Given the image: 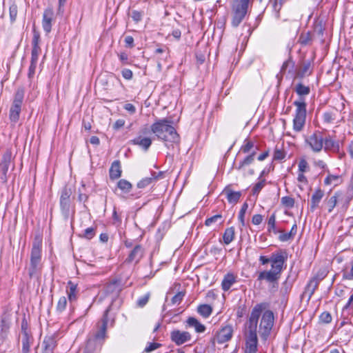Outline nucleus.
Instances as JSON below:
<instances>
[{
    "label": "nucleus",
    "instance_id": "1",
    "mask_svg": "<svg viewBox=\"0 0 353 353\" xmlns=\"http://www.w3.org/2000/svg\"><path fill=\"white\" fill-rule=\"evenodd\" d=\"M294 90L299 96V99L293 102L296 109L292 121V128L294 131L299 132L303 130L305 125L307 103L304 97L310 94V88L302 83H299L296 84Z\"/></svg>",
    "mask_w": 353,
    "mask_h": 353
},
{
    "label": "nucleus",
    "instance_id": "2",
    "mask_svg": "<svg viewBox=\"0 0 353 353\" xmlns=\"http://www.w3.org/2000/svg\"><path fill=\"white\" fill-rule=\"evenodd\" d=\"M287 253L285 251L274 253L270 258H268L265 256H261L259 257V261L261 264L265 265L271 262V270L260 272L258 280H266L271 283L277 281L280 277L283 264L287 260Z\"/></svg>",
    "mask_w": 353,
    "mask_h": 353
},
{
    "label": "nucleus",
    "instance_id": "3",
    "mask_svg": "<svg viewBox=\"0 0 353 353\" xmlns=\"http://www.w3.org/2000/svg\"><path fill=\"white\" fill-rule=\"evenodd\" d=\"M171 123L167 119H158L152 124L151 131L167 144L171 143L178 146L180 142V137Z\"/></svg>",
    "mask_w": 353,
    "mask_h": 353
},
{
    "label": "nucleus",
    "instance_id": "4",
    "mask_svg": "<svg viewBox=\"0 0 353 353\" xmlns=\"http://www.w3.org/2000/svg\"><path fill=\"white\" fill-rule=\"evenodd\" d=\"M259 306L251 312L248 321L245 326V353H256L257 351V319L260 313Z\"/></svg>",
    "mask_w": 353,
    "mask_h": 353
},
{
    "label": "nucleus",
    "instance_id": "5",
    "mask_svg": "<svg viewBox=\"0 0 353 353\" xmlns=\"http://www.w3.org/2000/svg\"><path fill=\"white\" fill-rule=\"evenodd\" d=\"M259 306L260 313L257 319V323L260 319L259 333L263 340H267L272 330L274 323V313L267 309V305L264 303L256 304L252 310V312Z\"/></svg>",
    "mask_w": 353,
    "mask_h": 353
},
{
    "label": "nucleus",
    "instance_id": "6",
    "mask_svg": "<svg viewBox=\"0 0 353 353\" xmlns=\"http://www.w3.org/2000/svg\"><path fill=\"white\" fill-rule=\"evenodd\" d=\"M250 0H232L231 3V25L237 28L248 13Z\"/></svg>",
    "mask_w": 353,
    "mask_h": 353
},
{
    "label": "nucleus",
    "instance_id": "7",
    "mask_svg": "<svg viewBox=\"0 0 353 353\" xmlns=\"http://www.w3.org/2000/svg\"><path fill=\"white\" fill-rule=\"evenodd\" d=\"M24 94L25 90L23 88H19L14 93V99L9 110V119L13 126L19 120Z\"/></svg>",
    "mask_w": 353,
    "mask_h": 353
},
{
    "label": "nucleus",
    "instance_id": "8",
    "mask_svg": "<svg viewBox=\"0 0 353 353\" xmlns=\"http://www.w3.org/2000/svg\"><path fill=\"white\" fill-rule=\"evenodd\" d=\"M41 259V241L36 240L32 245L30 254V265L28 268L30 277L34 276L40 269Z\"/></svg>",
    "mask_w": 353,
    "mask_h": 353
},
{
    "label": "nucleus",
    "instance_id": "9",
    "mask_svg": "<svg viewBox=\"0 0 353 353\" xmlns=\"http://www.w3.org/2000/svg\"><path fill=\"white\" fill-rule=\"evenodd\" d=\"M324 30L325 28L321 22L314 23L313 32L311 31L301 32L299 37L298 42L303 46H310L312 45L314 34L322 38Z\"/></svg>",
    "mask_w": 353,
    "mask_h": 353
},
{
    "label": "nucleus",
    "instance_id": "10",
    "mask_svg": "<svg viewBox=\"0 0 353 353\" xmlns=\"http://www.w3.org/2000/svg\"><path fill=\"white\" fill-rule=\"evenodd\" d=\"M233 332L232 325H224L216 332L211 339V343L214 345L216 342L219 344L228 342L232 339Z\"/></svg>",
    "mask_w": 353,
    "mask_h": 353
},
{
    "label": "nucleus",
    "instance_id": "11",
    "mask_svg": "<svg viewBox=\"0 0 353 353\" xmlns=\"http://www.w3.org/2000/svg\"><path fill=\"white\" fill-rule=\"evenodd\" d=\"M40 34L34 28L33 29V37L32 41V48L31 51V60L30 63L37 64L39 55L41 52L39 46Z\"/></svg>",
    "mask_w": 353,
    "mask_h": 353
},
{
    "label": "nucleus",
    "instance_id": "12",
    "mask_svg": "<svg viewBox=\"0 0 353 353\" xmlns=\"http://www.w3.org/2000/svg\"><path fill=\"white\" fill-rule=\"evenodd\" d=\"M170 339L177 345H181L189 342L192 339V335L187 331L174 330L170 332Z\"/></svg>",
    "mask_w": 353,
    "mask_h": 353
},
{
    "label": "nucleus",
    "instance_id": "13",
    "mask_svg": "<svg viewBox=\"0 0 353 353\" xmlns=\"http://www.w3.org/2000/svg\"><path fill=\"white\" fill-rule=\"evenodd\" d=\"M54 19V13L53 8L51 7L46 8L43 11L42 19V27L46 34L51 32Z\"/></svg>",
    "mask_w": 353,
    "mask_h": 353
},
{
    "label": "nucleus",
    "instance_id": "14",
    "mask_svg": "<svg viewBox=\"0 0 353 353\" xmlns=\"http://www.w3.org/2000/svg\"><path fill=\"white\" fill-rule=\"evenodd\" d=\"M109 311L110 307L105 310L103 318L98 323V330L94 335L95 339L97 340H104L106 338V330L108 321V314Z\"/></svg>",
    "mask_w": 353,
    "mask_h": 353
},
{
    "label": "nucleus",
    "instance_id": "15",
    "mask_svg": "<svg viewBox=\"0 0 353 353\" xmlns=\"http://www.w3.org/2000/svg\"><path fill=\"white\" fill-rule=\"evenodd\" d=\"M323 122L325 125L339 124L342 119L339 118V112L337 110H331L325 111L322 114Z\"/></svg>",
    "mask_w": 353,
    "mask_h": 353
},
{
    "label": "nucleus",
    "instance_id": "16",
    "mask_svg": "<svg viewBox=\"0 0 353 353\" xmlns=\"http://www.w3.org/2000/svg\"><path fill=\"white\" fill-rule=\"evenodd\" d=\"M306 143L314 152H320L323 147V139L316 133H314L306 139Z\"/></svg>",
    "mask_w": 353,
    "mask_h": 353
},
{
    "label": "nucleus",
    "instance_id": "17",
    "mask_svg": "<svg viewBox=\"0 0 353 353\" xmlns=\"http://www.w3.org/2000/svg\"><path fill=\"white\" fill-rule=\"evenodd\" d=\"M323 147L326 152H340L339 141L333 139L331 136H327L323 139Z\"/></svg>",
    "mask_w": 353,
    "mask_h": 353
},
{
    "label": "nucleus",
    "instance_id": "18",
    "mask_svg": "<svg viewBox=\"0 0 353 353\" xmlns=\"http://www.w3.org/2000/svg\"><path fill=\"white\" fill-rule=\"evenodd\" d=\"M144 254V249L140 245H137L130 252L128 258L125 259V263H138L141 259Z\"/></svg>",
    "mask_w": 353,
    "mask_h": 353
},
{
    "label": "nucleus",
    "instance_id": "19",
    "mask_svg": "<svg viewBox=\"0 0 353 353\" xmlns=\"http://www.w3.org/2000/svg\"><path fill=\"white\" fill-rule=\"evenodd\" d=\"M258 150L257 144L251 139H246L241 145L239 152L246 154H256Z\"/></svg>",
    "mask_w": 353,
    "mask_h": 353
},
{
    "label": "nucleus",
    "instance_id": "20",
    "mask_svg": "<svg viewBox=\"0 0 353 353\" xmlns=\"http://www.w3.org/2000/svg\"><path fill=\"white\" fill-rule=\"evenodd\" d=\"M222 194L225 195L230 203H236L239 201L241 192L239 191L232 190L230 186H227L223 190Z\"/></svg>",
    "mask_w": 353,
    "mask_h": 353
},
{
    "label": "nucleus",
    "instance_id": "21",
    "mask_svg": "<svg viewBox=\"0 0 353 353\" xmlns=\"http://www.w3.org/2000/svg\"><path fill=\"white\" fill-rule=\"evenodd\" d=\"M236 282V276L232 273H228L223 277L221 282V287L223 290L228 291L231 286Z\"/></svg>",
    "mask_w": 353,
    "mask_h": 353
},
{
    "label": "nucleus",
    "instance_id": "22",
    "mask_svg": "<svg viewBox=\"0 0 353 353\" xmlns=\"http://www.w3.org/2000/svg\"><path fill=\"white\" fill-rule=\"evenodd\" d=\"M132 141L134 145H137L145 150L152 144V140L150 137H144L141 135L137 136Z\"/></svg>",
    "mask_w": 353,
    "mask_h": 353
},
{
    "label": "nucleus",
    "instance_id": "23",
    "mask_svg": "<svg viewBox=\"0 0 353 353\" xmlns=\"http://www.w3.org/2000/svg\"><path fill=\"white\" fill-rule=\"evenodd\" d=\"M186 323L189 327H194L197 333H203L205 331V326L194 317H189Z\"/></svg>",
    "mask_w": 353,
    "mask_h": 353
},
{
    "label": "nucleus",
    "instance_id": "24",
    "mask_svg": "<svg viewBox=\"0 0 353 353\" xmlns=\"http://www.w3.org/2000/svg\"><path fill=\"white\" fill-rule=\"evenodd\" d=\"M12 161L13 159L12 156H3L0 159V172H1L4 177L6 176V174L12 163Z\"/></svg>",
    "mask_w": 353,
    "mask_h": 353
},
{
    "label": "nucleus",
    "instance_id": "25",
    "mask_svg": "<svg viewBox=\"0 0 353 353\" xmlns=\"http://www.w3.org/2000/svg\"><path fill=\"white\" fill-rule=\"evenodd\" d=\"M43 353H53V350L57 345L56 341L52 336H46L43 341Z\"/></svg>",
    "mask_w": 353,
    "mask_h": 353
},
{
    "label": "nucleus",
    "instance_id": "26",
    "mask_svg": "<svg viewBox=\"0 0 353 353\" xmlns=\"http://www.w3.org/2000/svg\"><path fill=\"white\" fill-rule=\"evenodd\" d=\"M313 71V64L312 61H307L303 63L301 68L298 72V77L300 78H303L304 77L309 76L312 73Z\"/></svg>",
    "mask_w": 353,
    "mask_h": 353
},
{
    "label": "nucleus",
    "instance_id": "27",
    "mask_svg": "<svg viewBox=\"0 0 353 353\" xmlns=\"http://www.w3.org/2000/svg\"><path fill=\"white\" fill-rule=\"evenodd\" d=\"M77 285L74 283L72 281H69L68 282L67 294L70 302L77 299Z\"/></svg>",
    "mask_w": 353,
    "mask_h": 353
},
{
    "label": "nucleus",
    "instance_id": "28",
    "mask_svg": "<svg viewBox=\"0 0 353 353\" xmlns=\"http://www.w3.org/2000/svg\"><path fill=\"white\" fill-rule=\"evenodd\" d=\"M324 195V192L321 189L316 190L311 198V209L314 210L318 206Z\"/></svg>",
    "mask_w": 353,
    "mask_h": 353
},
{
    "label": "nucleus",
    "instance_id": "29",
    "mask_svg": "<svg viewBox=\"0 0 353 353\" xmlns=\"http://www.w3.org/2000/svg\"><path fill=\"white\" fill-rule=\"evenodd\" d=\"M121 170L120 162L115 161L112 163L110 169V177L111 179H116L121 176Z\"/></svg>",
    "mask_w": 353,
    "mask_h": 353
},
{
    "label": "nucleus",
    "instance_id": "30",
    "mask_svg": "<svg viewBox=\"0 0 353 353\" xmlns=\"http://www.w3.org/2000/svg\"><path fill=\"white\" fill-rule=\"evenodd\" d=\"M161 175V173L159 172L158 174L156 173L151 174V176L150 177H145L143 179H141L138 183L137 187L139 188H144L153 183L155 180H157L159 176Z\"/></svg>",
    "mask_w": 353,
    "mask_h": 353
},
{
    "label": "nucleus",
    "instance_id": "31",
    "mask_svg": "<svg viewBox=\"0 0 353 353\" xmlns=\"http://www.w3.org/2000/svg\"><path fill=\"white\" fill-rule=\"evenodd\" d=\"M197 312L204 318L209 317L212 312V307L208 304H202L198 306Z\"/></svg>",
    "mask_w": 353,
    "mask_h": 353
},
{
    "label": "nucleus",
    "instance_id": "32",
    "mask_svg": "<svg viewBox=\"0 0 353 353\" xmlns=\"http://www.w3.org/2000/svg\"><path fill=\"white\" fill-rule=\"evenodd\" d=\"M18 14V6L14 1H12L9 6V17L10 21L12 23H14L17 20Z\"/></svg>",
    "mask_w": 353,
    "mask_h": 353
},
{
    "label": "nucleus",
    "instance_id": "33",
    "mask_svg": "<svg viewBox=\"0 0 353 353\" xmlns=\"http://www.w3.org/2000/svg\"><path fill=\"white\" fill-rule=\"evenodd\" d=\"M22 331H23V337H22V350H29L30 345L31 337L28 333L27 330L24 328V325L22 324Z\"/></svg>",
    "mask_w": 353,
    "mask_h": 353
},
{
    "label": "nucleus",
    "instance_id": "34",
    "mask_svg": "<svg viewBox=\"0 0 353 353\" xmlns=\"http://www.w3.org/2000/svg\"><path fill=\"white\" fill-rule=\"evenodd\" d=\"M60 204L63 210H68L70 205V194L67 190L63 191L60 198Z\"/></svg>",
    "mask_w": 353,
    "mask_h": 353
},
{
    "label": "nucleus",
    "instance_id": "35",
    "mask_svg": "<svg viewBox=\"0 0 353 353\" xmlns=\"http://www.w3.org/2000/svg\"><path fill=\"white\" fill-rule=\"evenodd\" d=\"M234 237V228L233 227L227 228L223 234V241L225 244L230 243Z\"/></svg>",
    "mask_w": 353,
    "mask_h": 353
},
{
    "label": "nucleus",
    "instance_id": "36",
    "mask_svg": "<svg viewBox=\"0 0 353 353\" xmlns=\"http://www.w3.org/2000/svg\"><path fill=\"white\" fill-rule=\"evenodd\" d=\"M117 186L119 189H121L124 192H129L132 189V184L125 179H121L117 183Z\"/></svg>",
    "mask_w": 353,
    "mask_h": 353
},
{
    "label": "nucleus",
    "instance_id": "37",
    "mask_svg": "<svg viewBox=\"0 0 353 353\" xmlns=\"http://www.w3.org/2000/svg\"><path fill=\"white\" fill-rule=\"evenodd\" d=\"M248 204L247 203H244L242 206H241V208L239 211V220L242 226H245V213L248 210Z\"/></svg>",
    "mask_w": 353,
    "mask_h": 353
},
{
    "label": "nucleus",
    "instance_id": "38",
    "mask_svg": "<svg viewBox=\"0 0 353 353\" xmlns=\"http://www.w3.org/2000/svg\"><path fill=\"white\" fill-rule=\"evenodd\" d=\"M317 286H318V281L316 279H312L309 281V283L307 285V288H306V290L309 293L310 297H311L312 295L314 294Z\"/></svg>",
    "mask_w": 353,
    "mask_h": 353
},
{
    "label": "nucleus",
    "instance_id": "39",
    "mask_svg": "<svg viewBox=\"0 0 353 353\" xmlns=\"http://www.w3.org/2000/svg\"><path fill=\"white\" fill-rule=\"evenodd\" d=\"M67 305V299L66 297L63 296L60 297V299L58 301L56 310L58 312L61 313L66 307Z\"/></svg>",
    "mask_w": 353,
    "mask_h": 353
},
{
    "label": "nucleus",
    "instance_id": "40",
    "mask_svg": "<svg viewBox=\"0 0 353 353\" xmlns=\"http://www.w3.org/2000/svg\"><path fill=\"white\" fill-rule=\"evenodd\" d=\"M119 291V286L117 282H112L109 283L106 287L107 293H113L115 292L116 294H118Z\"/></svg>",
    "mask_w": 353,
    "mask_h": 353
},
{
    "label": "nucleus",
    "instance_id": "41",
    "mask_svg": "<svg viewBox=\"0 0 353 353\" xmlns=\"http://www.w3.org/2000/svg\"><path fill=\"white\" fill-rule=\"evenodd\" d=\"M337 203V193L331 196L327 201L328 212H331Z\"/></svg>",
    "mask_w": 353,
    "mask_h": 353
},
{
    "label": "nucleus",
    "instance_id": "42",
    "mask_svg": "<svg viewBox=\"0 0 353 353\" xmlns=\"http://www.w3.org/2000/svg\"><path fill=\"white\" fill-rule=\"evenodd\" d=\"M185 296V293L183 292H178L176 294H175L171 301L172 303V304H174V305H179L181 303V302L182 301L183 297Z\"/></svg>",
    "mask_w": 353,
    "mask_h": 353
},
{
    "label": "nucleus",
    "instance_id": "43",
    "mask_svg": "<svg viewBox=\"0 0 353 353\" xmlns=\"http://www.w3.org/2000/svg\"><path fill=\"white\" fill-rule=\"evenodd\" d=\"M95 235V230L94 228L90 227L86 228L84 232L83 236L88 239H91Z\"/></svg>",
    "mask_w": 353,
    "mask_h": 353
},
{
    "label": "nucleus",
    "instance_id": "44",
    "mask_svg": "<svg viewBox=\"0 0 353 353\" xmlns=\"http://www.w3.org/2000/svg\"><path fill=\"white\" fill-rule=\"evenodd\" d=\"M309 170L308 163L305 159H301L299 163V172L304 173Z\"/></svg>",
    "mask_w": 353,
    "mask_h": 353
},
{
    "label": "nucleus",
    "instance_id": "45",
    "mask_svg": "<svg viewBox=\"0 0 353 353\" xmlns=\"http://www.w3.org/2000/svg\"><path fill=\"white\" fill-rule=\"evenodd\" d=\"M122 77L128 81L132 80L133 78V72L130 69L123 68L121 70Z\"/></svg>",
    "mask_w": 353,
    "mask_h": 353
},
{
    "label": "nucleus",
    "instance_id": "46",
    "mask_svg": "<svg viewBox=\"0 0 353 353\" xmlns=\"http://www.w3.org/2000/svg\"><path fill=\"white\" fill-rule=\"evenodd\" d=\"M332 316L330 312H324L320 315V320L324 323H329L332 321Z\"/></svg>",
    "mask_w": 353,
    "mask_h": 353
},
{
    "label": "nucleus",
    "instance_id": "47",
    "mask_svg": "<svg viewBox=\"0 0 353 353\" xmlns=\"http://www.w3.org/2000/svg\"><path fill=\"white\" fill-rule=\"evenodd\" d=\"M222 218V216L221 214H216L214 216H212L208 219H207L205 221V225L206 226L211 225L213 223L216 222L219 220H221Z\"/></svg>",
    "mask_w": 353,
    "mask_h": 353
},
{
    "label": "nucleus",
    "instance_id": "48",
    "mask_svg": "<svg viewBox=\"0 0 353 353\" xmlns=\"http://www.w3.org/2000/svg\"><path fill=\"white\" fill-rule=\"evenodd\" d=\"M131 17L134 21L138 23L142 20L143 12L138 10H133L132 12Z\"/></svg>",
    "mask_w": 353,
    "mask_h": 353
},
{
    "label": "nucleus",
    "instance_id": "49",
    "mask_svg": "<svg viewBox=\"0 0 353 353\" xmlns=\"http://www.w3.org/2000/svg\"><path fill=\"white\" fill-rule=\"evenodd\" d=\"M275 223H276V216L274 214H272L268 221V230L269 231L274 230L275 229Z\"/></svg>",
    "mask_w": 353,
    "mask_h": 353
},
{
    "label": "nucleus",
    "instance_id": "50",
    "mask_svg": "<svg viewBox=\"0 0 353 353\" xmlns=\"http://www.w3.org/2000/svg\"><path fill=\"white\" fill-rule=\"evenodd\" d=\"M125 124V121L124 119H117L114 124L112 125V129L115 131H117L124 127Z\"/></svg>",
    "mask_w": 353,
    "mask_h": 353
},
{
    "label": "nucleus",
    "instance_id": "51",
    "mask_svg": "<svg viewBox=\"0 0 353 353\" xmlns=\"http://www.w3.org/2000/svg\"><path fill=\"white\" fill-rule=\"evenodd\" d=\"M161 346L160 343H150L148 345L145 347L144 352L147 353H150L157 348H159Z\"/></svg>",
    "mask_w": 353,
    "mask_h": 353
},
{
    "label": "nucleus",
    "instance_id": "52",
    "mask_svg": "<svg viewBox=\"0 0 353 353\" xmlns=\"http://www.w3.org/2000/svg\"><path fill=\"white\" fill-rule=\"evenodd\" d=\"M253 156H247L244 159L239 162V168H243L244 166H246L248 165H250L253 161Z\"/></svg>",
    "mask_w": 353,
    "mask_h": 353
},
{
    "label": "nucleus",
    "instance_id": "53",
    "mask_svg": "<svg viewBox=\"0 0 353 353\" xmlns=\"http://www.w3.org/2000/svg\"><path fill=\"white\" fill-rule=\"evenodd\" d=\"M339 179V176L337 175L328 174V176L325 179V185H330L334 181H338Z\"/></svg>",
    "mask_w": 353,
    "mask_h": 353
},
{
    "label": "nucleus",
    "instance_id": "54",
    "mask_svg": "<svg viewBox=\"0 0 353 353\" xmlns=\"http://www.w3.org/2000/svg\"><path fill=\"white\" fill-rule=\"evenodd\" d=\"M125 46L128 48L134 47V38L132 36H126L124 39Z\"/></svg>",
    "mask_w": 353,
    "mask_h": 353
},
{
    "label": "nucleus",
    "instance_id": "55",
    "mask_svg": "<svg viewBox=\"0 0 353 353\" xmlns=\"http://www.w3.org/2000/svg\"><path fill=\"white\" fill-rule=\"evenodd\" d=\"M149 296L150 295L148 294L139 298L137 301V305L139 307H143L144 305H145L148 302Z\"/></svg>",
    "mask_w": 353,
    "mask_h": 353
},
{
    "label": "nucleus",
    "instance_id": "56",
    "mask_svg": "<svg viewBox=\"0 0 353 353\" xmlns=\"http://www.w3.org/2000/svg\"><path fill=\"white\" fill-rule=\"evenodd\" d=\"M282 203L287 207H292L294 204V199L289 196H284L282 198Z\"/></svg>",
    "mask_w": 353,
    "mask_h": 353
},
{
    "label": "nucleus",
    "instance_id": "57",
    "mask_svg": "<svg viewBox=\"0 0 353 353\" xmlns=\"http://www.w3.org/2000/svg\"><path fill=\"white\" fill-rule=\"evenodd\" d=\"M123 108L131 114H134L137 110L136 107L133 104L130 103H125L123 105Z\"/></svg>",
    "mask_w": 353,
    "mask_h": 353
},
{
    "label": "nucleus",
    "instance_id": "58",
    "mask_svg": "<svg viewBox=\"0 0 353 353\" xmlns=\"http://www.w3.org/2000/svg\"><path fill=\"white\" fill-rule=\"evenodd\" d=\"M37 65V64H36V63H30V65L29 69H28V76L30 79H31L34 77V75L35 74Z\"/></svg>",
    "mask_w": 353,
    "mask_h": 353
},
{
    "label": "nucleus",
    "instance_id": "59",
    "mask_svg": "<svg viewBox=\"0 0 353 353\" xmlns=\"http://www.w3.org/2000/svg\"><path fill=\"white\" fill-rule=\"evenodd\" d=\"M263 216L261 214H255L252 216V222L254 225H259L263 221Z\"/></svg>",
    "mask_w": 353,
    "mask_h": 353
},
{
    "label": "nucleus",
    "instance_id": "60",
    "mask_svg": "<svg viewBox=\"0 0 353 353\" xmlns=\"http://www.w3.org/2000/svg\"><path fill=\"white\" fill-rule=\"evenodd\" d=\"M264 181H260L259 183H257L254 187L253 188V193L254 194H258L261 190L263 188V187L264 186Z\"/></svg>",
    "mask_w": 353,
    "mask_h": 353
},
{
    "label": "nucleus",
    "instance_id": "61",
    "mask_svg": "<svg viewBox=\"0 0 353 353\" xmlns=\"http://www.w3.org/2000/svg\"><path fill=\"white\" fill-rule=\"evenodd\" d=\"M292 238V236L289 232L281 233L279 236V240L281 241H287Z\"/></svg>",
    "mask_w": 353,
    "mask_h": 353
},
{
    "label": "nucleus",
    "instance_id": "62",
    "mask_svg": "<svg viewBox=\"0 0 353 353\" xmlns=\"http://www.w3.org/2000/svg\"><path fill=\"white\" fill-rule=\"evenodd\" d=\"M289 65H292V68H294V63L293 62V61L291 59H288V60H286L283 63V65H282V68H281V70L283 72H285L287 69V67Z\"/></svg>",
    "mask_w": 353,
    "mask_h": 353
},
{
    "label": "nucleus",
    "instance_id": "63",
    "mask_svg": "<svg viewBox=\"0 0 353 353\" xmlns=\"http://www.w3.org/2000/svg\"><path fill=\"white\" fill-rule=\"evenodd\" d=\"M118 56H119V58L120 61L123 64H126L127 63V61L128 59V54L125 52H122L120 54H119Z\"/></svg>",
    "mask_w": 353,
    "mask_h": 353
},
{
    "label": "nucleus",
    "instance_id": "64",
    "mask_svg": "<svg viewBox=\"0 0 353 353\" xmlns=\"http://www.w3.org/2000/svg\"><path fill=\"white\" fill-rule=\"evenodd\" d=\"M172 36L179 40L181 36V32L179 29H175L172 32Z\"/></svg>",
    "mask_w": 353,
    "mask_h": 353
}]
</instances>
